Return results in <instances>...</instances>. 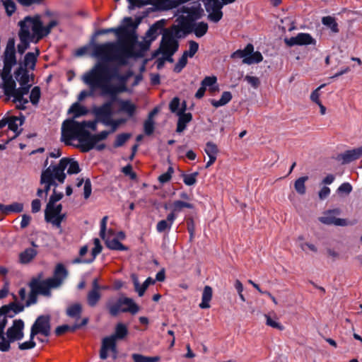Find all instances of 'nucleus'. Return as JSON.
Listing matches in <instances>:
<instances>
[{
	"label": "nucleus",
	"instance_id": "1",
	"mask_svg": "<svg viewBox=\"0 0 362 362\" xmlns=\"http://www.w3.org/2000/svg\"><path fill=\"white\" fill-rule=\"evenodd\" d=\"M130 76L131 73L120 74L117 68L98 63L82 79L92 90L100 89L103 95H112L115 100L118 94L129 90L127 83Z\"/></svg>",
	"mask_w": 362,
	"mask_h": 362
},
{
	"label": "nucleus",
	"instance_id": "2",
	"mask_svg": "<svg viewBox=\"0 0 362 362\" xmlns=\"http://www.w3.org/2000/svg\"><path fill=\"white\" fill-rule=\"evenodd\" d=\"M135 39L124 37V42L119 46L112 42L95 44L93 46V54L97 57H103L107 60H117L121 64L126 63V59L130 57H143L144 52L149 49L151 42L150 39L144 42H138L135 31L129 30Z\"/></svg>",
	"mask_w": 362,
	"mask_h": 362
},
{
	"label": "nucleus",
	"instance_id": "3",
	"mask_svg": "<svg viewBox=\"0 0 362 362\" xmlns=\"http://www.w3.org/2000/svg\"><path fill=\"white\" fill-rule=\"evenodd\" d=\"M89 130L95 132V122L91 120L76 121L74 118L64 120L62 125V141L66 145H71V140H78L76 146L83 153H86L84 145L88 141Z\"/></svg>",
	"mask_w": 362,
	"mask_h": 362
},
{
	"label": "nucleus",
	"instance_id": "4",
	"mask_svg": "<svg viewBox=\"0 0 362 362\" xmlns=\"http://www.w3.org/2000/svg\"><path fill=\"white\" fill-rule=\"evenodd\" d=\"M133 115H127L126 117L115 118L114 117L115 115H95V118L91 120V122H95V131L97 130L98 123H101L105 127H110V129L109 131H102L98 134H91L89 131L88 141L86 145H84L83 148L84 150H86V153L94 149L95 144L100 141L105 140L110 134L114 133L120 126L126 124Z\"/></svg>",
	"mask_w": 362,
	"mask_h": 362
},
{
	"label": "nucleus",
	"instance_id": "5",
	"mask_svg": "<svg viewBox=\"0 0 362 362\" xmlns=\"http://www.w3.org/2000/svg\"><path fill=\"white\" fill-rule=\"evenodd\" d=\"M25 323L23 320L18 319L13 321L11 327L6 330V338L4 334H1L0 339V351L3 352L8 351L11 349V343L21 340L24 337L23 329Z\"/></svg>",
	"mask_w": 362,
	"mask_h": 362
},
{
	"label": "nucleus",
	"instance_id": "6",
	"mask_svg": "<svg viewBox=\"0 0 362 362\" xmlns=\"http://www.w3.org/2000/svg\"><path fill=\"white\" fill-rule=\"evenodd\" d=\"M23 20L27 25H29V28H31L33 35L37 37V41L47 36L52 29L59 24L57 20H52L47 25L44 26L41 16L38 14L34 16H27Z\"/></svg>",
	"mask_w": 362,
	"mask_h": 362
},
{
	"label": "nucleus",
	"instance_id": "7",
	"mask_svg": "<svg viewBox=\"0 0 362 362\" xmlns=\"http://www.w3.org/2000/svg\"><path fill=\"white\" fill-rule=\"evenodd\" d=\"M63 163H62L57 168H53L52 166L47 167L45 170L42 171L40 175V183L41 185H44V193H45V198L47 197L48 192H49L51 187L54 185V177H57V180L58 182L62 184L64 182L65 179L66 177V173H62V169L64 167Z\"/></svg>",
	"mask_w": 362,
	"mask_h": 362
},
{
	"label": "nucleus",
	"instance_id": "8",
	"mask_svg": "<svg viewBox=\"0 0 362 362\" xmlns=\"http://www.w3.org/2000/svg\"><path fill=\"white\" fill-rule=\"evenodd\" d=\"M106 307L112 316H117L119 312L135 315L139 310V307L132 298L128 297H121L115 303L109 300L106 303Z\"/></svg>",
	"mask_w": 362,
	"mask_h": 362
},
{
	"label": "nucleus",
	"instance_id": "9",
	"mask_svg": "<svg viewBox=\"0 0 362 362\" xmlns=\"http://www.w3.org/2000/svg\"><path fill=\"white\" fill-rule=\"evenodd\" d=\"M230 58H243V63L246 64H258L263 60V57L259 51L254 52V46L251 43H248L243 49H238L233 52Z\"/></svg>",
	"mask_w": 362,
	"mask_h": 362
},
{
	"label": "nucleus",
	"instance_id": "10",
	"mask_svg": "<svg viewBox=\"0 0 362 362\" xmlns=\"http://www.w3.org/2000/svg\"><path fill=\"white\" fill-rule=\"evenodd\" d=\"M69 272L62 263H58L54 270L53 276L45 279L42 284L51 291L52 288L60 287L64 280L68 277Z\"/></svg>",
	"mask_w": 362,
	"mask_h": 362
},
{
	"label": "nucleus",
	"instance_id": "11",
	"mask_svg": "<svg viewBox=\"0 0 362 362\" xmlns=\"http://www.w3.org/2000/svg\"><path fill=\"white\" fill-rule=\"evenodd\" d=\"M28 286L30 288V291L28 295V298L25 302L26 307H29L37 303V295H42L45 297H50L52 296L51 291H49L42 282H39L38 280L31 279Z\"/></svg>",
	"mask_w": 362,
	"mask_h": 362
},
{
	"label": "nucleus",
	"instance_id": "12",
	"mask_svg": "<svg viewBox=\"0 0 362 362\" xmlns=\"http://www.w3.org/2000/svg\"><path fill=\"white\" fill-rule=\"evenodd\" d=\"M51 316L49 315H41L37 317L33 324L30 333L32 336L42 334L49 337L51 334Z\"/></svg>",
	"mask_w": 362,
	"mask_h": 362
},
{
	"label": "nucleus",
	"instance_id": "13",
	"mask_svg": "<svg viewBox=\"0 0 362 362\" xmlns=\"http://www.w3.org/2000/svg\"><path fill=\"white\" fill-rule=\"evenodd\" d=\"M179 48V42L177 39H174L173 35L169 32V30H164L162 40L160 41V48L155 52L153 57H156L160 52L162 53L170 52V54H174Z\"/></svg>",
	"mask_w": 362,
	"mask_h": 362
},
{
	"label": "nucleus",
	"instance_id": "14",
	"mask_svg": "<svg viewBox=\"0 0 362 362\" xmlns=\"http://www.w3.org/2000/svg\"><path fill=\"white\" fill-rule=\"evenodd\" d=\"M18 26L20 27L18 37L21 42L18 45L17 49L18 53L23 54L28 49L30 42L33 41L35 36L30 33L29 25H27L23 20L18 22Z\"/></svg>",
	"mask_w": 362,
	"mask_h": 362
},
{
	"label": "nucleus",
	"instance_id": "15",
	"mask_svg": "<svg viewBox=\"0 0 362 362\" xmlns=\"http://www.w3.org/2000/svg\"><path fill=\"white\" fill-rule=\"evenodd\" d=\"M182 12L187 13V16H181L179 19L183 21L182 26L187 28H189L190 24L202 18L204 16V10L200 4L197 6L183 7Z\"/></svg>",
	"mask_w": 362,
	"mask_h": 362
},
{
	"label": "nucleus",
	"instance_id": "16",
	"mask_svg": "<svg viewBox=\"0 0 362 362\" xmlns=\"http://www.w3.org/2000/svg\"><path fill=\"white\" fill-rule=\"evenodd\" d=\"M284 41L288 47L295 45H315L316 44L315 39H314L310 34L305 33H300L296 36L290 38L286 37Z\"/></svg>",
	"mask_w": 362,
	"mask_h": 362
},
{
	"label": "nucleus",
	"instance_id": "17",
	"mask_svg": "<svg viewBox=\"0 0 362 362\" xmlns=\"http://www.w3.org/2000/svg\"><path fill=\"white\" fill-rule=\"evenodd\" d=\"M204 7L206 12L209 13L208 19L213 23H218L223 18L222 8L223 6L219 1H216L214 4H209L204 3Z\"/></svg>",
	"mask_w": 362,
	"mask_h": 362
},
{
	"label": "nucleus",
	"instance_id": "18",
	"mask_svg": "<svg viewBox=\"0 0 362 362\" xmlns=\"http://www.w3.org/2000/svg\"><path fill=\"white\" fill-rule=\"evenodd\" d=\"M334 214H339V209L329 210L325 214L324 216L319 218V221L325 225H334L339 226H347L348 221L344 218H336Z\"/></svg>",
	"mask_w": 362,
	"mask_h": 362
},
{
	"label": "nucleus",
	"instance_id": "19",
	"mask_svg": "<svg viewBox=\"0 0 362 362\" xmlns=\"http://www.w3.org/2000/svg\"><path fill=\"white\" fill-rule=\"evenodd\" d=\"M109 33H115L117 36V37L121 40H123L124 37L133 38V40L135 39V37L134 36L133 33H129V30L124 27L100 29L95 31L94 35L98 36Z\"/></svg>",
	"mask_w": 362,
	"mask_h": 362
},
{
	"label": "nucleus",
	"instance_id": "20",
	"mask_svg": "<svg viewBox=\"0 0 362 362\" xmlns=\"http://www.w3.org/2000/svg\"><path fill=\"white\" fill-rule=\"evenodd\" d=\"M25 306L14 302L1 306L0 308V320L2 318L7 320V317H13L15 314L22 312Z\"/></svg>",
	"mask_w": 362,
	"mask_h": 362
},
{
	"label": "nucleus",
	"instance_id": "21",
	"mask_svg": "<svg viewBox=\"0 0 362 362\" xmlns=\"http://www.w3.org/2000/svg\"><path fill=\"white\" fill-rule=\"evenodd\" d=\"M31 85H21V87L16 88V91L13 95V101L18 103L17 107L21 110H25V105L28 103V100L23 98L24 95L28 93Z\"/></svg>",
	"mask_w": 362,
	"mask_h": 362
},
{
	"label": "nucleus",
	"instance_id": "22",
	"mask_svg": "<svg viewBox=\"0 0 362 362\" xmlns=\"http://www.w3.org/2000/svg\"><path fill=\"white\" fill-rule=\"evenodd\" d=\"M362 156V146L356 148L347 150L343 153L337 156V160L341 161L342 164L349 163L355 160L358 159Z\"/></svg>",
	"mask_w": 362,
	"mask_h": 362
},
{
	"label": "nucleus",
	"instance_id": "23",
	"mask_svg": "<svg viewBox=\"0 0 362 362\" xmlns=\"http://www.w3.org/2000/svg\"><path fill=\"white\" fill-rule=\"evenodd\" d=\"M165 23L166 21L165 19L156 21L146 31L145 34L146 38L154 41L160 34L164 33V30H166L164 28Z\"/></svg>",
	"mask_w": 362,
	"mask_h": 362
},
{
	"label": "nucleus",
	"instance_id": "24",
	"mask_svg": "<svg viewBox=\"0 0 362 362\" xmlns=\"http://www.w3.org/2000/svg\"><path fill=\"white\" fill-rule=\"evenodd\" d=\"M62 163H63V164L64 165L62 169L63 173H65L64 170L68 166H69V168L67 170V173L69 175L77 174L81 171L78 161L75 160L73 158H63L59 160L58 164L50 165L49 166H52L53 168H57Z\"/></svg>",
	"mask_w": 362,
	"mask_h": 362
},
{
	"label": "nucleus",
	"instance_id": "25",
	"mask_svg": "<svg viewBox=\"0 0 362 362\" xmlns=\"http://www.w3.org/2000/svg\"><path fill=\"white\" fill-rule=\"evenodd\" d=\"M116 345L117 340L112 335L104 337L100 350V358L103 360L106 359L108 357L107 352L115 349Z\"/></svg>",
	"mask_w": 362,
	"mask_h": 362
},
{
	"label": "nucleus",
	"instance_id": "26",
	"mask_svg": "<svg viewBox=\"0 0 362 362\" xmlns=\"http://www.w3.org/2000/svg\"><path fill=\"white\" fill-rule=\"evenodd\" d=\"M191 27L187 28L183 27L187 33H194L197 37H202L205 35L208 31L209 25L206 23L202 21L199 23H193L190 24Z\"/></svg>",
	"mask_w": 362,
	"mask_h": 362
},
{
	"label": "nucleus",
	"instance_id": "27",
	"mask_svg": "<svg viewBox=\"0 0 362 362\" xmlns=\"http://www.w3.org/2000/svg\"><path fill=\"white\" fill-rule=\"evenodd\" d=\"M8 129L16 132V135L13 138L15 139L22 132V129L18 130V126H21L23 124L25 121V117L23 115H20L19 117L13 116L11 117H8Z\"/></svg>",
	"mask_w": 362,
	"mask_h": 362
},
{
	"label": "nucleus",
	"instance_id": "28",
	"mask_svg": "<svg viewBox=\"0 0 362 362\" xmlns=\"http://www.w3.org/2000/svg\"><path fill=\"white\" fill-rule=\"evenodd\" d=\"M54 204H52L50 205V203L47 204L46 209L45 210V221H50L52 218L62 214V205L59 204L55 206Z\"/></svg>",
	"mask_w": 362,
	"mask_h": 362
},
{
	"label": "nucleus",
	"instance_id": "29",
	"mask_svg": "<svg viewBox=\"0 0 362 362\" xmlns=\"http://www.w3.org/2000/svg\"><path fill=\"white\" fill-rule=\"evenodd\" d=\"M23 210V204L13 202L9 205L0 204V211L4 215H8L11 213H21Z\"/></svg>",
	"mask_w": 362,
	"mask_h": 362
},
{
	"label": "nucleus",
	"instance_id": "30",
	"mask_svg": "<svg viewBox=\"0 0 362 362\" xmlns=\"http://www.w3.org/2000/svg\"><path fill=\"white\" fill-rule=\"evenodd\" d=\"M3 79L4 93L6 95L12 98L16 88V82L11 75L8 76L4 75Z\"/></svg>",
	"mask_w": 362,
	"mask_h": 362
},
{
	"label": "nucleus",
	"instance_id": "31",
	"mask_svg": "<svg viewBox=\"0 0 362 362\" xmlns=\"http://www.w3.org/2000/svg\"><path fill=\"white\" fill-rule=\"evenodd\" d=\"M178 24L173 25L169 29V32L173 35L174 39H180L185 37L189 33H187L182 26L183 21L177 18Z\"/></svg>",
	"mask_w": 362,
	"mask_h": 362
},
{
	"label": "nucleus",
	"instance_id": "32",
	"mask_svg": "<svg viewBox=\"0 0 362 362\" xmlns=\"http://www.w3.org/2000/svg\"><path fill=\"white\" fill-rule=\"evenodd\" d=\"M176 216L173 213H170L167 216L166 220H161L158 222L156 225V230L158 233H163L166 230H169L173 221H175Z\"/></svg>",
	"mask_w": 362,
	"mask_h": 362
},
{
	"label": "nucleus",
	"instance_id": "33",
	"mask_svg": "<svg viewBox=\"0 0 362 362\" xmlns=\"http://www.w3.org/2000/svg\"><path fill=\"white\" fill-rule=\"evenodd\" d=\"M14 75L20 85H29V74L26 68L21 65L14 72Z\"/></svg>",
	"mask_w": 362,
	"mask_h": 362
},
{
	"label": "nucleus",
	"instance_id": "34",
	"mask_svg": "<svg viewBox=\"0 0 362 362\" xmlns=\"http://www.w3.org/2000/svg\"><path fill=\"white\" fill-rule=\"evenodd\" d=\"M37 255V251L34 248H26L19 254V261L21 264L30 263Z\"/></svg>",
	"mask_w": 362,
	"mask_h": 362
},
{
	"label": "nucleus",
	"instance_id": "35",
	"mask_svg": "<svg viewBox=\"0 0 362 362\" xmlns=\"http://www.w3.org/2000/svg\"><path fill=\"white\" fill-rule=\"evenodd\" d=\"M129 334L127 326L124 323L119 322L115 327V332L111 334L116 340H123Z\"/></svg>",
	"mask_w": 362,
	"mask_h": 362
},
{
	"label": "nucleus",
	"instance_id": "36",
	"mask_svg": "<svg viewBox=\"0 0 362 362\" xmlns=\"http://www.w3.org/2000/svg\"><path fill=\"white\" fill-rule=\"evenodd\" d=\"M212 288L209 286H205L202 293V303L199 304V307L202 309L210 308L209 302L212 298Z\"/></svg>",
	"mask_w": 362,
	"mask_h": 362
},
{
	"label": "nucleus",
	"instance_id": "37",
	"mask_svg": "<svg viewBox=\"0 0 362 362\" xmlns=\"http://www.w3.org/2000/svg\"><path fill=\"white\" fill-rule=\"evenodd\" d=\"M40 51L37 48L36 49L35 53L29 52L25 54L23 61V67L26 68L27 66H29L30 69H34Z\"/></svg>",
	"mask_w": 362,
	"mask_h": 362
},
{
	"label": "nucleus",
	"instance_id": "38",
	"mask_svg": "<svg viewBox=\"0 0 362 362\" xmlns=\"http://www.w3.org/2000/svg\"><path fill=\"white\" fill-rule=\"evenodd\" d=\"M155 115H148L147 119L144 122V132L146 136H151L154 132L156 127Z\"/></svg>",
	"mask_w": 362,
	"mask_h": 362
},
{
	"label": "nucleus",
	"instance_id": "39",
	"mask_svg": "<svg viewBox=\"0 0 362 362\" xmlns=\"http://www.w3.org/2000/svg\"><path fill=\"white\" fill-rule=\"evenodd\" d=\"M180 98L175 97L169 104V108L172 113H185L187 109L186 102L183 101L181 108H180Z\"/></svg>",
	"mask_w": 362,
	"mask_h": 362
},
{
	"label": "nucleus",
	"instance_id": "40",
	"mask_svg": "<svg viewBox=\"0 0 362 362\" xmlns=\"http://www.w3.org/2000/svg\"><path fill=\"white\" fill-rule=\"evenodd\" d=\"M179 116L176 132L182 133L187 127V124L192 119V115H177Z\"/></svg>",
	"mask_w": 362,
	"mask_h": 362
},
{
	"label": "nucleus",
	"instance_id": "41",
	"mask_svg": "<svg viewBox=\"0 0 362 362\" xmlns=\"http://www.w3.org/2000/svg\"><path fill=\"white\" fill-rule=\"evenodd\" d=\"M81 313L82 305L78 303L71 305L66 310V315L71 318H80Z\"/></svg>",
	"mask_w": 362,
	"mask_h": 362
},
{
	"label": "nucleus",
	"instance_id": "42",
	"mask_svg": "<svg viewBox=\"0 0 362 362\" xmlns=\"http://www.w3.org/2000/svg\"><path fill=\"white\" fill-rule=\"evenodd\" d=\"M110 97V100L108 102L104 103L98 110H94L92 113H115L112 111V105L119 100V98L116 96V99L113 100L112 95H108Z\"/></svg>",
	"mask_w": 362,
	"mask_h": 362
},
{
	"label": "nucleus",
	"instance_id": "43",
	"mask_svg": "<svg viewBox=\"0 0 362 362\" xmlns=\"http://www.w3.org/2000/svg\"><path fill=\"white\" fill-rule=\"evenodd\" d=\"M322 23L328 27L332 33H337L339 32L338 23H337L335 18L332 16H327L322 17Z\"/></svg>",
	"mask_w": 362,
	"mask_h": 362
},
{
	"label": "nucleus",
	"instance_id": "44",
	"mask_svg": "<svg viewBox=\"0 0 362 362\" xmlns=\"http://www.w3.org/2000/svg\"><path fill=\"white\" fill-rule=\"evenodd\" d=\"M116 103L119 104L120 110L124 113H135L136 105L130 100H124L119 98V100L116 101Z\"/></svg>",
	"mask_w": 362,
	"mask_h": 362
},
{
	"label": "nucleus",
	"instance_id": "45",
	"mask_svg": "<svg viewBox=\"0 0 362 362\" xmlns=\"http://www.w3.org/2000/svg\"><path fill=\"white\" fill-rule=\"evenodd\" d=\"M101 298L100 291L90 290L87 295V303L90 307H95Z\"/></svg>",
	"mask_w": 362,
	"mask_h": 362
},
{
	"label": "nucleus",
	"instance_id": "46",
	"mask_svg": "<svg viewBox=\"0 0 362 362\" xmlns=\"http://www.w3.org/2000/svg\"><path fill=\"white\" fill-rule=\"evenodd\" d=\"M105 245L110 250H127V247L121 243L117 238L105 240Z\"/></svg>",
	"mask_w": 362,
	"mask_h": 362
},
{
	"label": "nucleus",
	"instance_id": "47",
	"mask_svg": "<svg viewBox=\"0 0 362 362\" xmlns=\"http://www.w3.org/2000/svg\"><path fill=\"white\" fill-rule=\"evenodd\" d=\"M232 99V94L230 91H224L219 100H212L211 104L213 106L218 107L227 104Z\"/></svg>",
	"mask_w": 362,
	"mask_h": 362
},
{
	"label": "nucleus",
	"instance_id": "48",
	"mask_svg": "<svg viewBox=\"0 0 362 362\" xmlns=\"http://www.w3.org/2000/svg\"><path fill=\"white\" fill-rule=\"evenodd\" d=\"M308 180V176L300 177L295 181L294 188L296 191L300 195L305 194L306 188L305 182Z\"/></svg>",
	"mask_w": 362,
	"mask_h": 362
},
{
	"label": "nucleus",
	"instance_id": "49",
	"mask_svg": "<svg viewBox=\"0 0 362 362\" xmlns=\"http://www.w3.org/2000/svg\"><path fill=\"white\" fill-rule=\"evenodd\" d=\"M172 207L173 209L171 213H173L175 215V213L181 211L184 208L193 209L194 205L181 200H177L173 203Z\"/></svg>",
	"mask_w": 362,
	"mask_h": 362
},
{
	"label": "nucleus",
	"instance_id": "50",
	"mask_svg": "<svg viewBox=\"0 0 362 362\" xmlns=\"http://www.w3.org/2000/svg\"><path fill=\"white\" fill-rule=\"evenodd\" d=\"M132 134L131 133H122L118 134L113 143L115 148H119L122 146L131 137Z\"/></svg>",
	"mask_w": 362,
	"mask_h": 362
},
{
	"label": "nucleus",
	"instance_id": "51",
	"mask_svg": "<svg viewBox=\"0 0 362 362\" xmlns=\"http://www.w3.org/2000/svg\"><path fill=\"white\" fill-rule=\"evenodd\" d=\"M8 16H11L16 10V6L13 0H1Z\"/></svg>",
	"mask_w": 362,
	"mask_h": 362
},
{
	"label": "nucleus",
	"instance_id": "52",
	"mask_svg": "<svg viewBox=\"0 0 362 362\" xmlns=\"http://www.w3.org/2000/svg\"><path fill=\"white\" fill-rule=\"evenodd\" d=\"M205 153L209 157H217L218 149L216 144L212 141H208L206 144V148L204 149Z\"/></svg>",
	"mask_w": 362,
	"mask_h": 362
},
{
	"label": "nucleus",
	"instance_id": "53",
	"mask_svg": "<svg viewBox=\"0 0 362 362\" xmlns=\"http://www.w3.org/2000/svg\"><path fill=\"white\" fill-rule=\"evenodd\" d=\"M67 113H90V112L86 107L76 102L70 107Z\"/></svg>",
	"mask_w": 362,
	"mask_h": 362
},
{
	"label": "nucleus",
	"instance_id": "54",
	"mask_svg": "<svg viewBox=\"0 0 362 362\" xmlns=\"http://www.w3.org/2000/svg\"><path fill=\"white\" fill-rule=\"evenodd\" d=\"M198 175V172H195L192 174L182 173V176L183 177L184 183L187 186H192L194 185L197 182V177Z\"/></svg>",
	"mask_w": 362,
	"mask_h": 362
},
{
	"label": "nucleus",
	"instance_id": "55",
	"mask_svg": "<svg viewBox=\"0 0 362 362\" xmlns=\"http://www.w3.org/2000/svg\"><path fill=\"white\" fill-rule=\"evenodd\" d=\"M189 50L185 51L182 54H186L187 57H193L199 49V44L194 41H189Z\"/></svg>",
	"mask_w": 362,
	"mask_h": 362
},
{
	"label": "nucleus",
	"instance_id": "56",
	"mask_svg": "<svg viewBox=\"0 0 362 362\" xmlns=\"http://www.w3.org/2000/svg\"><path fill=\"white\" fill-rule=\"evenodd\" d=\"M35 336H32V333L30 334V340L23 343L18 344V349L20 350H28L33 349L36 346V343L34 341Z\"/></svg>",
	"mask_w": 362,
	"mask_h": 362
},
{
	"label": "nucleus",
	"instance_id": "57",
	"mask_svg": "<svg viewBox=\"0 0 362 362\" xmlns=\"http://www.w3.org/2000/svg\"><path fill=\"white\" fill-rule=\"evenodd\" d=\"M187 64V57L186 54H182L179 59L177 63L175 65L173 71L175 73H180L185 67Z\"/></svg>",
	"mask_w": 362,
	"mask_h": 362
},
{
	"label": "nucleus",
	"instance_id": "58",
	"mask_svg": "<svg viewBox=\"0 0 362 362\" xmlns=\"http://www.w3.org/2000/svg\"><path fill=\"white\" fill-rule=\"evenodd\" d=\"M40 88L39 86H35L32 89L30 95V100L33 105L37 104L40 98Z\"/></svg>",
	"mask_w": 362,
	"mask_h": 362
},
{
	"label": "nucleus",
	"instance_id": "59",
	"mask_svg": "<svg viewBox=\"0 0 362 362\" xmlns=\"http://www.w3.org/2000/svg\"><path fill=\"white\" fill-rule=\"evenodd\" d=\"M174 173V169L172 166H170L168 168V170L166 173L160 175L158 180V181L163 184V183H166L168 182H169L170 180V179L172 178V175Z\"/></svg>",
	"mask_w": 362,
	"mask_h": 362
},
{
	"label": "nucleus",
	"instance_id": "60",
	"mask_svg": "<svg viewBox=\"0 0 362 362\" xmlns=\"http://www.w3.org/2000/svg\"><path fill=\"white\" fill-rule=\"evenodd\" d=\"M93 243H94V247L92 249V251H91V255H92L91 259H93V261L95 259L96 256L101 252L102 249H103V247H102L98 238H95L93 240Z\"/></svg>",
	"mask_w": 362,
	"mask_h": 362
},
{
	"label": "nucleus",
	"instance_id": "61",
	"mask_svg": "<svg viewBox=\"0 0 362 362\" xmlns=\"http://www.w3.org/2000/svg\"><path fill=\"white\" fill-rule=\"evenodd\" d=\"M163 10H169L177 7L182 4V1L180 2H175V0H161Z\"/></svg>",
	"mask_w": 362,
	"mask_h": 362
},
{
	"label": "nucleus",
	"instance_id": "62",
	"mask_svg": "<svg viewBox=\"0 0 362 362\" xmlns=\"http://www.w3.org/2000/svg\"><path fill=\"white\" fill-rule=\"evenodd\" d=\"M4 62H8L11 64H16V51H5Z\"/></svg>",
	"mask_w": 362,
	"mask_h": 362
},
{
	"label": "nucleus",
	"instance_id": "63",
	"mask_svg": "<svg viewBox=\"0 0 362 362\" xmlns=\"http://www.w3.org/2000/svg\"><path fill=\"white\" fill-rule=\"evenodd\" d=\"M64 197L63 193L62 192H57V189L55 188L52 190V194L49 197L48 203H50V205L52 204H55L56 202L61 200Z\"/></svg>",
	"mask_w": 362,
	"mask_h": 362
},
{
	"label": "nucleus",
	"instance_id": "64",
	"mask_svg": "<svg viewBox=\"0 0 362 362\" xmlns=\"http://www.w3.org/2000/svg\"><path fill=\"white\" fill-rule=\"evenodd\" d=\"M92 187L91 182L89 178H87L84 182L83 187V197L86 199H88L91 194Z\"/></svg>",
	"mask_w": 362,
	"mask_h": 362
}]
</instances>
